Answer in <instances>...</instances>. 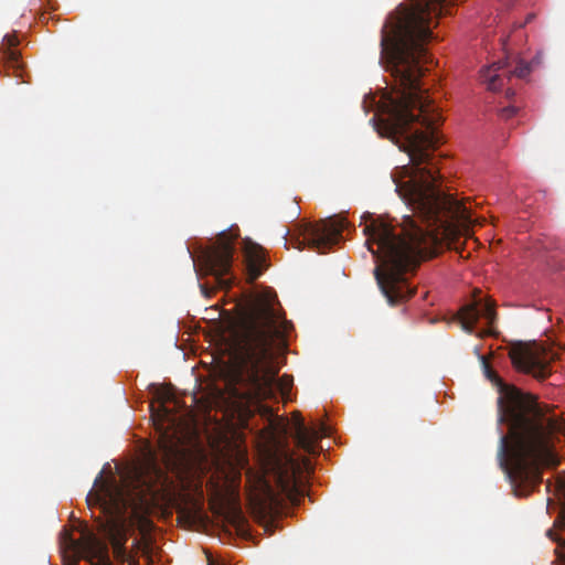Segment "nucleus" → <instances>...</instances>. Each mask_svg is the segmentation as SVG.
Returning a JSON list of instances; mask_svg holds the SVG:
<instances>
[{
	"instance_id": "obj_2",
	"label": "nucleus",
	"mask_w": 565,
	"mask_h": 565,
	"mask_svg": "<svg viewBox=\"0 0 565 565\" xmlns=\"http://www.w3.org/2000/svg\"><path fill=\"white\" fill-rule=\"evenodd\" d=\"M276 299L259 298L241 319L237 332V365L233 372L231 394L247 414L260 413L270 418L273 409L264 405L276 392L285 396L290 392L291 380L278 379L274 365V348L287 345L292 328L290 321L275 308Z\"/></svg>"
},
{
	"instance_id": "obj_9",
	"label": "nucleus",
	"mask_w": 565,
	"mask_h": 565,
	"mask_svg": "<svg viewBox=\"0 0 565 565\" xmlns=\"http://www.w3.org/2000/svg\"><path fill=\"white\" fill-rule=\"evenodd\" d=\"M345 227L347 221L338 216L307 224L303 228V239L299 242L298 248L302 249L307 245L320 254H326L333 245L340 243Z\"/></svg>"
},
{
	"instance_id": "obj_18",
	"label": "nucleus",
	"mask_w": 565,
	"mask_h": 565,
	"mask_svg": "<svg viewBox=\"0 0 565 565\" xmlns=\"http://www.w3.org/2000/svg\"><path fill=\"white\" fill-rule=\"evenodd\" d=\"M516 114V108L515 107H505L501 110V116L503 118H511L513 117L514 115Z\"/></svg>"
},
{
	"instance_id": "obj_19",
	"label": "nucleus",
	"mask_w": 565,
	"mask_h": 565,
	"mask_svg": "<svg viewBox=\"0 0 565 565\" xmlns=\"http://www.w3.org/2000/svg\"><path fill=\"white\" fill-rule=\"evenodd\" d=\"M201 287V291L202 294L205 296V297H210L211 296V292H213V290H210L209 287L206 285H200Z\"/></svg>"
},
{
	"instance_id": "obj_3",
	"label": "nucleus",
	"mask_w": 565,
	"mask_h": 565,
	"mask_svg": "<svg viewBox=\"0 0 565 565\" xmlns=\"http://www.w3.org/2000/svg\"><path fill=\"white\" fill-rule=\"evenodd\" d=\"M94 486L97 490L87 494L86 502L104 515L97 520L98 532L111 545L116 561L137 565L126 548L128 523L142 529L151 525L149 515L163 499L168 486L164 470L156 459H149L130 469L119 481L104 480L100 472Z\"/></svg>"
},
{
	"instance_id": "obj_20",
	"label": "nucleus",
	"mask_w": 565,
	"mask_h": 565,
	"mask_svg": "<svg viewBox=\"0 0 565 565\" xmlns=\"http://www.w3.org/2000/svg\"><path fill=\"white\" fill-rule=\"evenodd\" d=\"M534 17L535 15L533 13L527 14L525 23H530L534 19Z\"/></svg>"
},
{
	"instance_id": "obj_11",
	"label": "nucleus",
	"mask_w": 565,
	"mask_h": 565,
	"mask_svg": "<svg viewBox=\"0 0 565 565\" xmlns=\"http://www.w3.org/2000/svg\"><path fill=\"white\" fill-rule=\"evenodd\" d=\"M508 61H499L481 71V79L487 84L488 89L498 90L503 85V77L514 75L519 78H525L531 73V66L524 61H518L513 68H509Z\"/></svg>"
},
{
	"instance_id": "obj_23",
	"label": "nucleus",
	"mask_w": 565,
	"mask_h": 565,
	"mask_svg": "<svg viewBox=\"0 0 565 565\" xmlns=\"http://www.w3.org/2000/svg\"><path fill=\"white\" fill-rule=\"evenodd\" d=\"M547 535L552 537V530L547 531Z\"/></svg>"
},
{
	"instance_id": "obj_4",
	"label": "nucleus",
	"mask_w": 565,
	"mask_h": 565,
	"mask_svg": "<svg viewBox=\"0 0 565 565\" xmlns=\"http://www.w3.org/2000/svg\"><path fill=\"white\" fill-rule=\"evenodd\" d=\"M313 467L306 457L295 458L292 455L281 451L268 456L263 467V472L255 481V497L260 504L277 508L284 499L292 504H298L303 497L299 480L310 476Z\"/></svg>"
},
{
	"instance_id": "obj_21",
	"label": "nucleus",
	"mask_w": 565,
	"mask_h": 565,
	"mask_svg": "<svg viewBox=\"0 0 565 565\" xmlns=\"http://www.w3.org/2000/svg\"><path fill=\"white\" fill-rule=\"evenodd\" d=\"M501 1H502V3H503V4H505V6H510V3H511V0H501Z\"/></svg>"
},
{
	"instance_id": "obj_6",
	"label": "nucleus",
	"mask_w": 565,
	"mask_h": 565,
	"mask_svg": "<svg viewBox=\"0 0 565 565\" xmlns=\"http://www.w3.org/2000/svg\"><path fill=\"white\" fill-rule=\"evenodd\" d=\"M156 403L157 406L154 403L150 405L151 418L161 435L160 448L163 455L169 458L174 455L179 440L177 435L181 419L177 417L173 408L179 405V401L171 390L159 387L156 391Z\"/></svg>"
},
{
	"instance_id": "obj_14",
	"label": "nucleus",
	"mask_w": 565,
	"mask_h": 565,
	"mask_svg": "<svg viewBox=\"0 0 565 565\" xmlns=\"http://www.w3.org/2000/svg\"><path fill=\"white\" fill-rule=\"evenodd\" d=\"M555 490L559 495V499L563 501L559 516L555 522L559 526L562 535L554 537L553 540L558 543L555 548L558 565H565V481L558 480L555 484Z\"/></svg>"
},
{
	"instance_id": "obj_10",
	"label": "nucleus",
	"mask_w": 565,
	"mask_h": 565,
	"mask_svg": "<svg viewBox=\"0 0 565 565\" xmlns=\"http://www.w3.org/2000/svg\"><path fill=\"white\" fill-rule=\"evenodd\" d=\"M457 319L462 330L470 334L475 333V327L479 319H484L487 328L481 330L478 334L481 337L492 335L493 327L498 319L495 303L490 299H476L473 302L463 306L459 310Z\"/></svg>"
},
{
	"instance_id": "obj_24",
	"label": "nucleus",
	"mask_w": 565,
	"mask_h": 565,
	"mask_svg": "<svg viewBox=\"0 0 565 565\" xmlns=\"http://www.w3.org/2000/svg\"><path fill=\"white\" fill-rule=\"evenodd\" d=\"M209 565H215L212 561L209 562Z\"/></svg>"
},
{
	"instance_id": "obj_12",
	"label": "nucleus",
	"mask_w": 565,
	"mask_h": 565,
	"mask_svg": "<svg viewBox=\"0 0 565 565\" xmlns=\"http://www.w3.org/2000/svg\"><path fill=\"white\" fill-rule=\"evenodd\" d=\"M244 256L249 280L254 281L267 268L264 248L252 241H245Z\"/></svg>"
},
{
	"instance_id": "obj_22",
	"label": "nucleus",
	"mask_w": 565,
	"mask_h": 565,
	"mask_svg": "<svg viewBox=\"0 0 565 565\" xmlns=\"http://www.w3.org/2000/svg\"><path fill=\"white\" fill-rule=\"evenodd\" d=\"M551 486H552V484H551V482H550V481H547V483H546V490H547V491H550V487H551Z\"/></svg>"
},
{
	"instance_id": "obj_16",
	"label": "nucleus",
	"mask_w": 565,
	"mask_h": 565,
	"mask_svg": "<svg viewBox=\"0 0 565 565\" xmlns=\"http://www.w3.org/2000/svg\"><path fill=\"white\" fill-rule=\"evenodd\" d=\"M6 56H7L8 62L13 67H19L20 53L17 50L8 49L6 52Z\"/></svg>"
},
{
	"instance_id": "obj_17",
	"label": "nucleus",
	"mask_w": 565,
	"mask_h": 565,
	"mask_svg": "<svg viewBox=\"0 0 565 565\" xmlns=\"http://www.w3.org/2000/svg\"><path fill=\"white\" fill-rule=\"evenodd\" d=\"M3 42L8 45V49H13L14 46H17L19 44V40H18L17 35H12V34H7L3 38Z\"/></svg>"
},
{
	"instance_id": "obj_5",
	"label": "nucleus",
	"mask_w": 565,
	"mask_h": 565,
	"mask_svg": "<svg viewBox=\"0 0 565 565\" xmlns=\"http://www.w3.org/2000/svg\"><path fill=\"white\" fill-rule=\"evenodd\" d=\"M237 232V228L235 232L233 230L221 232L215 243L203 248L193 260L202 275L214 277L217 289H228L233 284V278L226 276L231 274Z\"/></svg>"
},
{
	"instance_id": "obj_1",
	"label": "nucleus",
	"mask_w": 565,
	"mask_h": 565,
	"mask_svg": "<svg viewBox=\"0 0 565 565\" xmlns=\"http://www.w3.org/2000/svg\"><path fill=\"white\" fill-rule=\"evenodd\" d=\"M483 373L499 390L498 422L508 427L499 439L498 461L516 495H527L542 482V469L558 459L550 446V434L561 433L563 423L548 417L534 396L505 384L480 356Z\"/></svg>"
},
{
	"instance_id": "obj_15",
	"label": "nucleus",
	"mask_w": 565,
	"mask_h": 565,
	"mask_svg": "<svg viewBox=\"0 0 565 565\" xmlns=\"http://www.w3.org/2000/svg\"><path fill=\"white\" fill-rule=\"evenodd\" d=\"M228 516L231 519V522L237 527H239L244 522V516L238 507H232Z\"/></svg>"
},
{
	"instance_id": "obj_13",
	"label": "nucleus",
	"mask_w": 565,
	"mask_h": 565,
	"mask_svg": "<svg viewBox=\"0 0 565 565\" xmlns=\"http://www.w3.org/2000/svg\"><path fill=\"white\" fill-rule=\"evenodd\" d=\"M295 440L297 446L309 455L317 454V441L321 438V435L316 429L306 427L303 420L298 418L295 424Z\"/></svg>"
},
{
	"instance_id": "obj_7",
	"label": "nucleus",
	"mask_w": 565,
	"mask_h": 565,
	"mask_svg": "<svg viewBox=\"0 0 565 565\" xmlns=\"http://www.w3.org/2000/svg\"><path fill=\"white\" fill-rule=\"evenodd\" d=\"M509 356L515 369L544 380L551 374V363L558 359V353L537 343L516 344Z\"/></svg>"
},
{
	"instance_id": "obj_8",
	"label": "nucleus",
	"mask_w": 565,
	"mask_h": 565,
	"mask_svg": "<svg viewBox=\"0 0 565 565\" xmlns=\"http://www.w3.org/2000/svg\"><path fill=\"white\" fill-rule=\"evenodd\" d=\"M61 545L64 553L70 554L75 562L85 558L90 563L110 565L107 542L99 539L93 531L84 530L77 540L65 532Z\"/></svg>"
}]
</instances>
